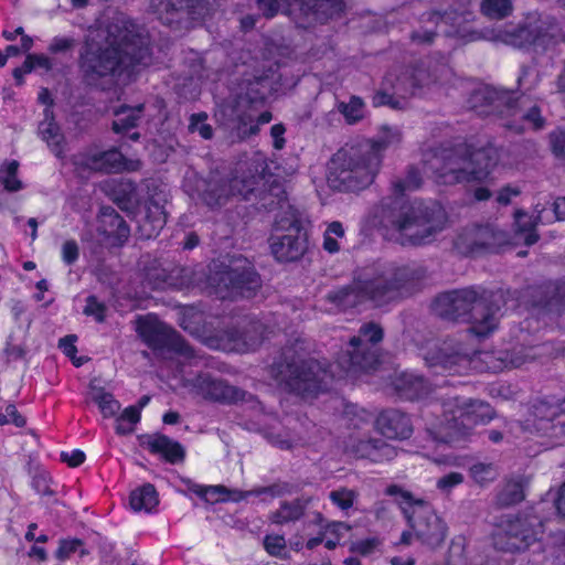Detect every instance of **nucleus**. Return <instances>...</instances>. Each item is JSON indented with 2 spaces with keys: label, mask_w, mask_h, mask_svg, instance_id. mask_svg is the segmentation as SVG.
<instances>
[{
  "label": "nucleus",
  "mask_w": 565,
  "mask_h": 565,
  "mask_svg": "<svg viewBox=\"0 0 565 565\" xmlns=\"http://www.w3.org/2000/svg\"><path fill=\"white\" fill-rule=\"evenodd\" d=\"M150 62L148 35L127 18L117 17L107 26L106 45H89L81 53L78 72L86 87L109 90L121 75L130 76Z\"/></svg>",
  "instance_id": "1"
},
{
  "label": "nucleus",
  "mask_w": 565,
  "mask_h": 565,
  "mask_svg": "<svg viewBox=\"0 0 565 565\" xmlns=\"http://www.w3.org/2000/svg\"><path fill=\"white\" fill-rule=\"evenodd\" d=\"M422 175L417 168L411 166L405 178L392 182L394 198H386L379 210L380 224L393 228L398 234L402 245L420 246L431 243L445 227L447 216L444 209L436 203L404 201L406 191L417 190Z\"/></svg>",
  "instance_id": "2"
},
{
  "label": "nucleus",
  "mask_w": 565,
  "mask_h": 565,
  "mask_svg": "<svg viewBox=\"0 0 565 565\" xmlns=\"http://www.w3.org/2000/svg\"><path fill=\"white\" fill-rule=\"evenodd\" d=\"M504 305L502 290L472 286L440 294L434 301V310L445 320L469 322L472 333L487 337L497 329Z\"/></svg>",
  "instance_id": "3"
},
{
  "label": "nucleus",
  "mask_w": 565,
  "mask_h": 565,
  "mask_svg": "<svg viewBox=\"0 0 565 565\" xmlns=\"http://www.w3.org/2000/svg\"><path fill=\"white\" fill-rule=\"evenodd\" d=\"M269 375L286 392L303 399L328 391L332 374L318 360L309 358L300 340L285 345L269 365Z\"/></svg>",
  "instance_id": "4"
},
{
  "label": "nucleus",
  "mask_w": 565,
  "mask_h": 565,
  "mask_svg": "<svg viewBox=\"0 0 565 565\" xmlns=\"http://www.w3.org/2000/svg\"><path fill=\"white\" fill-rule=\"evenodd\" d=\"M358 282L366 295V299L375 307L411 295L416 285L426 277L423 267L399 266L394 262L377 259L370 265L356 269Z\"/></svg>",
  "instance_id": "5"
},
{
  "label": "nucleus",
  "mask_w": 565,
  "mask_h": 565,
  "mask_svg": "<svg viewBox=\"0 0 565 565\" xmlns=\"http://www.w3.org/2000/svg\"><path fill=\"white\" fill-rule=\"evenodd\" d=\"M382 156L370 142L347 146L331 158L328 168L330 188L341 192H355L371 185L380 171Z\"/></svg>",
  "instance_id": "6"
},
{
  "label": "nucleus",
  "mask_w": 565,
  "mask_h": 565,
  "mask_svg": "<svg viewBox=\"0 0 565 565\" xmlns=\"http://www.w3.org/2000/svg\"><path fill=\"white\" fill-rule=\"evenodd\" d=\"M420 355L427 367L435 373L461 374L471 367H476L477 360L487 363V369L497 371L503 367H520L526 362V358L515 352H499L497 360L500 364H491L493 354L488 352L470 353L459 342L435 341L423 348Z\"/></svg>",
  "instance_id": "7"
},
{
  "label": "nucleus",
  "mask_w": 565,
  "mask_h": 565,
  "mask_svg": "<svg viewBox=\"0 0 565 565\" xmlns=\"http://www.w3.org/2000/svg\"><path fill=\"white\" fill-rule=\"evenodd\" d=\"M447 67L431 61H419L412 70L401 76H385L382 86L372 97L374 107L388 106L395 110L405 109L408 105L407 98L419 89L441 79Z\"/></svg>",
  "instance_id": "8"
},
{
  "label": "nucleus",
  "mask_w": 565,
  "mask_h": 565,
  "mask_svg": "<svg viewBox=\"0 0 565 565\" xmlns=\"http://www.w3.org/2000/svg\"><path fill=\"white\" fill-rule=\"evenodd\" d=\"M532 73L530 66H521V73L518 77V88L521 94L516 95L515 92H511V99L504 115L503 126L515 134H522L527 129L541 130L546 124L537 102L526 95L539 83L537 75L532 76Z\"/></svg>",
  "instance_id": "9"
},
{
  "label": "nucleus",
  "mask_w": 565,
  "mask_h": 565,
  "mask_svg": "<svg viewBox=\"0 0 565 565\" xmlns=\"http://www.w3.org/2000/svg\"><path fill=\"white\" fill-rule=\"evenodd\" d=\"M543 532L544 520L531 508L507 516L500 531L493 536V545L498 551L522 553L540 541Z\"/></svg>",
  "instance_id": "10"
},
{
  "label": "nucleus",
  "mask_w": 565,
  "mask_h": 565,
  "mask_svg": "<svg viewBox=\"0 0 565 565\" xmlns=\"http://www.w3.org/2000/svg\"><path fill=\"white\" fill-rule=\"evenodd\" d=\"M220 298H252L262 287V280L253 264L243 256L233 257L228 265L211 277Z\"/></svg>",
  "instance_id": "11"
},
{
  "label": "nucleus",
  "mask_w": 565,
  "mask_h": 565,
  "mask_svg": "<svg viewBox=\"0 0 565 565\" xmlns=\"http://www.w3.org/2000/svg\"><path fill=\"white\" fill-rule=\"evenodd\" d=\"M444 407L446 437L449 441L468 437L475 425L486 424L492 419V411L488 404L470 398L449 397Z\"/></svg>",
  "instance_id": "12"
},
{
  "label": "nucleus",
  "mask_w": 565,
  "mask_h": 565,
  "mask_svg": "<svg viewBox=\"0 0 565 565\" xmlns=\"http://www.w3.org/2000/svg\"><path fill=\"white\" fill-rule=\"evenodd\" d=\"M137 332L154 354L162 359L179 355L191 362L199 358L194 349L175 330L157 319H139Z\"/></svg>",
  "instance_id": "13"
},
{
  "label": "nucleus",
  "mask_w": 565,
  "mask_h": 565,
  "mask_svg": "<svg viewBox=\"0 0 565 565\" xmlns=\"http://www.w3.org/2000/svg\"><path fill=\"white\" fill-rule=\"evenodd\" d=\"M384 338L383 328L374 322L363 323L358 334L349 341L347 351V371L352 373L369 372L380 364V343Z\"/></svg>",
  "instance_id": "14"
},
{
  "label": "nucleus",
  "mask_w": 565,
  "mask_h": 565,
  "mask_svg": "<svg viewBox=\"0 0 565 565\" xmlns=\"http://www.w3.org/2000/svg\"><path fill=\"white\" fill-rule=\"evenodd\" d=\"M259 11L266 18L275 17L285 4L288 8L296 6L306 19V24L326 23L339 18L344 9V0H256Z\"/></svg>",
  "instance_id": "15"
},
{
  "label": "nucleus",
  "mask_w": 565,
  "mask_h": 565,
  "mask_svg": "<svg viewBox=\"0 0 565 565\" xmlns=\"http://www.w3.org/2000/svg\"><path fill=\"white\" fill-rule=\"evenodd\" d=\"M508 243L505 232L492 224L469 225L463 227L454 241L455 249L463 256H476L484 253H497Z\"/></svg>",
  "instance_id": "16"
},
{
  "label": "nucleus",
  "mask_w": 565,
  "mask_h": 565,
  "mask_svg": "<svg viewBox=\"0 0 565 565\" xmlns=\"http://www.w3.org/2000/svg\"><path fill=\"white\" fill-rule=\"evenodd\" d=\"M149 10L164 25L182 31L192 28L205 11L204 0H149Z\"/></svg>",
  "instance_id": "17"
},
{
  "label": "nucleus",
  "mask_w": 565,
  "mask_h": 565,
  "mask_svg": "<svg viewBox=\"0 0 565 565\" xmlns=\"http://www.w3.org/2000/svg\"><path fill=\"white\" fill-rule=\"evenodd\" d=\"M469 164L466 148L441 149L425 160L426 171L443 184L469 182Z\"/></svg>",
  "instance_id": "18"
},
{
  "label": "nucleus",
  "mask_w": 565,
  "mask_h": 565,
  "mask_svg": "<svg viewBox=\"0 0 565 565\" xmlns=\"http://www.w3.org/2000/svg\"><path fill=\"white\" fill-rule=\"evenodd\" d=\"M191 385L195 393L205 399L221 403H237L238 401L250 403L253 407L260 405L255 396L247 392L230 385L227 382L212 377L210 374H199L192 381Z\"/></svg>",
  "instance_id": "19"
},
{
  "label": "nucleus",
  "mask_w": 565,
  "mask_h": 565,
  "mask_svg": "<svg viewBox=\"0 0 565 565\" xmlns=\"http://www.w3.org/2000/svg\"><path fill=\"white\" fill-rule=\"evenodd\" d=\"M265 327L260 321L244 319L237 327L218 332V348L225 351L247 352L255 350L264 340Z\"/></svg>",
  "instance_id": "20"
},
{
  "label": "nucleus",
  "mask_w": 565,
  "mask_h": 565,
  "mask_svg": "<svg viewBox=\"0 0 565 565\" xmlns=\"http://www.w3.org/2000/svg\"><path fill=\"white\" fill-rule=\"evenodd\" d=\"M510 99V90L483 87L471 93L468 104L479 116L499 115L504 117Z\"/></svg>",
  "instance_id": "21"
},
{
  "label": "nucleus",
  "mask_w": 565,
  "mask_h": 565,
  "mask_svg": "<svg viewBox=\"0 0 565 565\" xmlns=\"http://www.w3.org/2000/svg\"><path fill=\"white\" fill-rule=\"evenodd\" d=\"M407 520L415 532L416 537L430 548H436L445 541L446 525L433 512L407 514Z\"/></svg>",
  "instance_id": "22"
},
{
  "label": "nucleus",
  "mask_w": 565,
  "mask_h": 565,
  "mask_svg": "<svg viewBox=\"0 0 565 565\" xmlns=\"http://www.w3.org/2000/svg\"><path fill=\"white\" fill-rule=\"evenodd\" d=\"M270 248L279 262L290 263L299 260L308 250V234L306 231L288 232L282 235H271Z\"/></svg>",
  "instance_id": "23"
},
{
  "label": "nucleus",
  "mask_w": 565,
  "mask_h": 565,
  "mask_svg": "<svg viewBox=\"0 0 565 565\" xmlns=\"http://www.w3.org/2000/svg\"><path fill=\"white\" fill-rule=\"evenodd\" d=\"M535 428L543 436L558 439L565 436V401L559 405L541 402L534 407Z\"/></svg>",
  "instance_id": "24"
},
{
  "label": "nucleus",
  "mask_w": 565,
  "mask_h": 565,
  "mask_svg": "<svg viewBox=\"0 0 565 565\" xmlns=\"http://www.w3.org/2000/svg\"><path fill=\"white\" fill-rule=\"evenodd\" d=\"M344 449L356 458H366L373 462L392 460L397 455L395 447L381 438L363 439L351 436L345 441Z\"/></svg>",
  "instance_id": "25"
},
{
  "label": "nucleus",
  "mask_w": 565,
  "mask_h": 565,
  "mask_svg": "<svg viewBox=\"0 0 565 565\" xmlns=\"http://www.w3.org/2000/svg\"><path fill=\"white\" fill-rule=\"evenodd\" d=\"M376 429L390 439H407L413 434V424L409 416L399 409L387 408L382 411L375 419Z\"/></svg>",
  "instance_id": "26"
},
{
  "label": "nucleus",
  "mask_w": 565,
  "mask_h": 565,
  "mask_svg": "<svg viewBox=\"0 0 565 565\" xmlns=\"http://www.w3.org/2000/svg\"><path fill=\"white\" fill-rule=\"evenodd\" d=\"M469 182L486 180L498 164L499 154L493 147H483L473 151L467 150Z\"/></svg>",
  "instance_id": "27"
},
{
  "label": "nucleus",
  "mask_w": 565,
  "mask_h": 565,
  "mask_svg": "<svg viewBox=\"0 0 565 565\" xmlns=\"http://www.w3.org/2000/svg\"><path fill=\"white\" fill-rule=\"evenodd\" d=\"M265 182L266 185L262 184L253 200L257 209L268 212L284 209L288 201L284 184L274 178H265Z\"/></svg>",
  "instance_id": "28"
},
{
  "label": "nucleus",
  "mask_w": 565,
  "mask_h": 565,
  "mask_svg": "<svg viewBox=\"0 0 565 565\" xmlns=\"http://www.w3.org/2000/svg\"><path fill=\"white\" fill-rule=\"evenodd\" d=\"M326 299L341 310L354 308L369 301L362 284L358 282L356 270H354L351 284L330 290L326 295Z\"/></svg>",
  "instance_id": "29"
},
{
  "label": "nucleus",
  "mask_w": 565,
  "mask_h": 565,
  "mask_svg": "<svg viewBox=\"0 0 565 565\" xmlns=\"http://www.w3.org/2000/svg\"><path fill=\"white\" fill-rule=\"evenodd\" d=\"M99 222L100 231L107 237L113 238L114 245L121 246L128 241L130 236V228L114 207L103 206L100 210Z\"/></svg>",
  "instance_id": "30"
},
{
  "label": "nucleus",
  "mask_w": 565,
  "mask_h": 565,
  "mask_svg": "<svg viewBox=\"0 0 565 565\" xmlns=\"http://www.w3.org/2000/svg\"><path fill=\"white\" fill-rule=\"evenodd\" d=\"M545 211V204L537 203L534 207L535 216H531L522 210L514 213L515 232L523 238L525 245L531 246L539 241L535 228L537 224L546 222Z\"/></svg>",
  "instance_id": "31"
},
{
  "label": "nucleus",
  "mask_w": 565,
  "mask_h": 565,
  "mask_svg": "<svg viewBox=\"0 0 565 565\" xmlns=\"http://www.w3.org/2000/svg\"><path fill=\"white\" fill-rule=\"evenodd\" d=\"M394 388L401 397L413 401L430 393V383L423 375L403 372L393 381Z\"/></svg>",
  "instance_id": "32"
},
{
  "label": "nucleus",
  "mask_w": 565,
  "mask_h": 565,
  "mask_svg": "<svg viewBox=\"0 0 565 565\" xmlns=\"http://www.w3.org/2000/svg\"><path fill=\"white\" fill-rule=\"evenodd\" d=\"M143 445L154 455H161L170 463H179L184 460L185 450L178 441L166 435L153 434L145 438Z\"/></svg>",
  "instance_id": "33"
},
{
  "label": "nucleus",
  "mask_w": 565,
  "mask_h": 565,
  "mask_svg": "<svg viewBox=\"0 0 565 565\" xmlns=\"http://www.w3.org/2000/svg\"><path fill=\"white\" fill-rule=\"evenodd\" d=\"M311 502L312 498L307 495H301L290 501H281L279 508L269 514L268 520L276 525L296 523L303 518Z\"/></svg>",
  "instance_id": "34"
},
{
  "label": "nucleus",
  "mask_w": 565,
  "mask_h": 565,
  "mask_svg": "<svg viewBox=\"0 0 565 565\" xmlns=\"http://www.w3.org/2000/svg\"><path fill=\"white\" fill-rule=\"evenodd\" d=\"M184 269L172 266H163L160 262L153 260L145 269V282L152 289H164L177 287L178 279Z\"/></svg>",
  "instance_id": "35"
},
{
  "label": "nucleus",
  "mask_w": 565,
  "mask_h": 565,
  "mask_svg": "<svg viewBox=\"0 0 565 565\" xmlns=\"http://www.w3.org/2000/svg\"><path fill=\"white\" fill-rule=\"evenodd\" d=\"M44 119L39 124V135L50 150L58 158L63 156L65 137L61 127L55 121L53 111L46 107L43 111Z\"/></svg>",
  "instance_id": "36"
},
{
  "label": "nucleus",
  "mask_w": 565,
  "mask_h": 565,
  "mask_svg": "<svg viewBox=\"0 0 565 565\" xmlns=\"http://www.w3.org/2000/svg\"><path fill=\"white\" fill-rule=\"evenodd\" d=\"M262 184L266 185L265 175L244 171L241 175H235L230 180L232 196H242L243 200L253 201Z\"/></svg>",
  "instance_id": "37"
},
{
  "label": "nucleus",
  "mask_w": 565,
  "mask_h": 565,
  "mask_svg": "<svg viewBox=\"0 0 565 565\" xmlns=\"http://www.w3.org/2000/svg\"><path fill=\"white\" fill-rule=\"evenodd\" d=\"M113 202L129 215L134 214L139 205L137 185L131 180H121L111 190Z\"/></svg>",
  "instance_id": "38"
},
{
  "label": "nucleus",
  "mask_w": 565,
  "mask_h": 565,
  "mask_svg": "<svg viewBox=\"0 0 565 565\" xmlns=\"http://www.w3.org/2000/svg\"><path fill=\"white\" fill-rule=\"evenodd\" d=\"M122 154L116 150H107L86 157L84 164L94 171L117 172L122 168Z\"/></svg>",
  "instance_id": "39"
},
{
  "label": "nucleus",
  "mask_w": 565,
  "mask_h": 565,
  "mask_svg": "<svg viewBox=\"0 0 565 565\" xmlns=\"http://www.w3.org/2000/svg\"><path fill=\"white\" fill-rule=\"evenodd\" d=\"M201 196L204 203L210 207L225 204L227 199L232 196L230 181L210 178L204 181V189L202 190Z\"/></svg>",
  "instance_id": "40"
},
{
  "label": "nucleus",
  "mask_w": 565,
  "mask_h": 565,
  "mask_svg": "<svg viewBox=\"0 0 565 565\" xmlns=\"http://www.w3.org/2000/svg\"><path fill=\"white\" fill-rule=\"evenodd\" d=\"M510 43L514 46L523 47L525 45L544 46L551 38L548 33L543 32L539 26L522 25L516 28L510 34Z\"/></svg>",
  "instance_id": "41"
},
{
  "label": "nucleus",
  "mask_w": 565,
  "mask_h": 565,
  "mask_svg": "<svg viewBox=\"0 0 565 565\" xmlns=\"http://www.w3.org/2000/svg\"><path fill=\"white\" fill-rule=\"evenodd\" d=\"M242 90L250 104L263 103L271 92V82L268 75L262 74L243 81Z\"/></svg>",
  "instance_id": "42"
},
{
  "label": "nucleus",
  "mask_w": 565,
  "mask_h": 565,
  "mask_svg": "<svg viewBox=\"0 0 565 565\" xmlns=\"http://www.w3.org/2000/svg\"><path fill=\"white\" fill-rule=\"evenodd\" d=\"M274 230L276 232L286 233L306 231L303 227V217L301 212L290 205L287 201L284 209H279V212L275 216Z\"/></svg>",
  "instance_id": "43"
},
{
  "label": "nucleus",
  "mask_w": 565,
  "mask_h": 565,
  "mask_svg": "<svg viewBox=\"0 0 565 565\" xmlns=\"http://www.w3.org/2000/svg\"><path fill=\"white\" fill-rule=\"evenodd\" d=\"M167 223V213L164 210L146 205V212L142 220L139 221V230L147 238L156 237Z\"/></svg>",
  "instance_id": "44"
},
{
  "label": "nucleus",
  "mask_w": 565,
  "mask_h": 565,
  "mask_svg": "<svg viewBox=\"0 0 565 565\" xmlns=\"http://www.w3.org/2000/svg\"><path fill=\"white\" fill-rule=\"evenodd\" d=\"M129 503L134 511L151 512L159 503L158 493L151 483L134 490L129 497Z\"/></svg>",
  "instance_id": "45"
},
{
  "label": "nucleus",
  "mask_w": 565,
  "mask_h": 565,
  "mask_svg": "<svg viewBox=\"0 0 565 565\" xmlns=\"http://www.w3.org/2000/svg\"><path fill=\"white\" fill-rule=\"evenodd\" d=\"M143 105L137 107H120L115 111L116 119L113 121V130L117 134L127 132L137 127L138 121L141 119Z\"/></svg>",
  "instance_id": "46"
},
{
  "label": "nucleus",
  "mask_w": 565,
  "mask_h": 565,
  "mask_svg": "<svg viewBox=\"0 0 565 565\" xmlns=\"http://www.w3.org/2000/svg\"><path fill=\"white\" fill-rule=\"evenodd\" d=\"M335 109L344 117L345 122L354 125L364 118L365 104L359 96H351L349 102H337Z\"/></svg>",
  "instance_id": "47"
},
{
  "label": "nucleus",
  "mask_w": 565,
  "mask_h": 565,
  "mask_svg": "<svg viewBox=\"0 0 565 565\" xmlns=\"http://www.w3.org/2000/svg\"><path fill=\"white\" fill-rule=\"evenodd\" d=\"M524 499L523 486L520 481H509L497 495V504L502 508L520 503Z\"/></svg>",
  "instance_id": "48"
},
{
  "label": "nucleus",
  "mask_w": 565,
  "mask_h": 565,
  "mask_svg": "<svg viewBox=\"0 0 565 565\" xmlns=\"http://www.w3.org/2000/svg\"><path fill=\"white\" fill-rule=\"evenodd\" d=\"M93 401L98 405L104 417L115 416L120 409V403L103 387H93Z\"/></svg>",
  "instance_id": "49"
},
{
  "label": "nucleus",
  "mask_w": 565,
  "mask_h": 565,
  "mask_svg": "<svg viewBox=\"0 0 565 565\" xmlns=\"http://www.w3.org/2000/svg\"><path fill=\"white\" fill-rule=\"evenodd\" d=\"M359 492L347 487H339L329 493V500L341 511H349L358 501Z\"/></svg>",
  "instance_id": "50"
},
{
  "label": "nucleus",
  "mask_w": 565,
  "mask_h": 565,
  "mask_svg": "<svg viewBox=\"0 0 565 565\" xmlns=\"http://www.w3.org/2000/svg\"><path fill=\"white\" fill-rule=\"evenodd\" d=\"M19 163L13 160L0 168V188L8 192H17L22 189V182L17 178Z\"/></svg>",
  "instance_id": "51"
},
{
  "label": "nucleus",
  "mask_w": 565,
  "mask_h": 565,
  "mask_svg": "<svg viewBox=\"0 0 565 565\" xmlns=\"http://www.w3.org/2000/svg\"><path fill=\"white\" fill-rule=\"evenodd\" d=\"M482 12L492 19H502L512 11L511 0H482Z\"/></svg>",
  "instance_id": "52"
},
{
  "label": "nucleus",
  "mask_w": 565,
  "mask_h": 565,
  "mask_svg": "<svg viewBox=\"0 0 565 565\" xmlns=\"http://www.w3.org/2000/svg\"><path fill=\"white\" fill-rule=\"evenodd\" d=\"M472 479L480 486H484L498 477V470L492 463L478 462L470 468Z\"/></svg>",
  "instance_id": "53"
},
{
  "label": "nucleus",
  "mask_w": 565,
  "mask_h": 565,
  "mask_svg": "<svg viewBox=\"0 0 565 565\" xmlns=\"http://www.w3.org/2000/svg\"><path fill=\"white\" fill-rule=\"evenodd\" d=\"M147 193L148 199L146 205H152L154 207L164 210V206L169 200V194L164 185L158 184L152 180L147 184Z\"/></svg>",
  "instance_id": "54"
},
{
  "label": "nucleus",
  "mask_w": 565,
  "mask_h": 565,
  "mask_svg": "<svg viewBox=\"0 0 565 565\" xmlns=\"http://www.w3.org/2000/svg\"><path fill=\"white\" fill-rule=\"evenodd\" d=\"M295 492V487L285 481H278L267 487H259L252 490L254 495H263L268 494L271 498H278L286 494H292Z\"/></svg>",
  "instance_id": "55"
},
{
  "label": "nucleus",
  "mask_w": 565,
  "mask_h": 565,
  "mask_svg": "<svg viewBox=\"0 0 565 565\" xmlns=\"http://www.w3.org/2000/svg\"><path fill=\"white\" fill-rule=\"evenodd\" d=\"M545 292V305L547 307L565 306V280L548 284Z\"/></svg>",
  "instance_id": "56"
},
{
  "label": "nucleus",
  "mask_w": 565,
  "mask_h": 565,
  "mask_svg": "<svg viewBox=\"0 0 565 565\" xmlns=\"http://www.w3.org/2000/svg\"><path fill=\"white\" fill-rule=\"evenodd\" d=\"M207 115L205 113L192 114L190 117L189 130L199 132L203 139L213 137V128L206 124Z\"/></svg>",
  "instance_id": "57"
},
{
  "label": "nucleus",
  "mask_w": 565,
  "mask_h": 565,
  "mask_svg": "<svg viewBox=\"0 0 565 565\" xmlns=\"http://www.w3.org/2000/svg\"><path fill=\"white\" fill-rule=\"evenodd\" d=\"M76 340H77V337L75 334L65 335L64 338L60 339L58 348L63 351V353L66 356H68L72 360V362L75 366H81L87 361V359L83 358V356H79V358L76 356V353H77V348L75 345Z\"/></svg>",
  "instance_id": "58"
},
{
  "label": "nucleus",
  "mask_w": 565,
  "mask_h": 565,
  "mask_svg": "<svg viewBox=\"0 0 565 565\" xmlns=\"http://www.w3.org/2000/svg\"><path fill=\"white\" fill-rule=\"evenodd\" d=\"M106 306L105 303L98 301L95 296H88L86 299V306L84 308V313L86 316H94L97 322H104L106 317Z\"/></svg>",
  "instance_id": "59"
},
{
  "label": "nucleus",
  "mask_w": 565,
  "mask_h": 565,
  "mask_svg": "<svg viewBox=\"0 0 565 565\" xmlns=\"http://www.w3.org/2000/svg\"><path fill=\"white\" fill-rule=\"evenodd\" d=\"M264 547L271 556H280L286 550V540L282 535H266Z\"/></svg>",
  "instance_id": "60"
},
{
  "label": "nucleus",
  "mask_w": 565,
  "mask_h": 565,
  "mask_svg": "<svg viewBox=\"0 0 565 565\" xmlns=\"http://www.w3.org/2000/svg\"><path fill=\"white\" fill-rule=\"evenodd\" d=\"M253 116L248 114L237 116L235 128L239 137L256 135L258 132V125H253Z\"/></svg>",
  "instance_id": "61"
},
{
  "label": "nucleus",
  "mask_w": 565,
  "mask_h": 565,
  "mask_svg": "<svg viewBox=\"0 0 565 565\" xmlns=\"http://www.w3.org/2000/svg\"><path fill=\"white\" fill-rule=\"evenodd\" d=\"M463 482V475L457 471L449 472L437 480L436 487L445 492L449 493L456 486Z\"/></svg>",
  "instance_id": "62"
},
{
  "label": "nucleus",
  "mask_w": 565,
  "mask_h": 565,
  "mask_svg": "<svg viewBox=\"0 0 565 565\" xmlns=\"http://www.w3.org/2000/svg\"><path fill=\"white\" fill-rule=\"evenodd\" d=\"M82 545L83 541L79 539H62L55 555L60 561H64Z\"/></svg>",
  "instance_id": "63"
},
{
  "label": "nucleus",
  "mask_w": 565,
  "mask_h": 565,
  "mask_svg": "<svg viewBox=\"0 0 565 565\" xmlns=\"http://www.w3.org/2000/svg\"><path fill=\"white\" fill-rule=\"evenodd\" d=\"M550 143L556 157L565 159V129H558L550 134Z\"/></svg>",
  "instance_id": "64"
}]
</instances>
